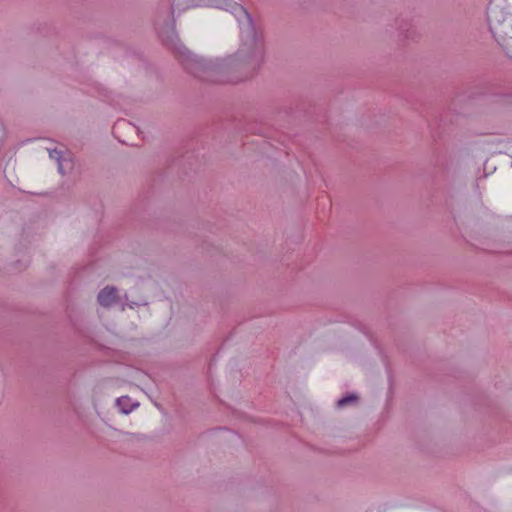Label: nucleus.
I'll return each mask as SVG.
<instances>
[{
	"mask_svg": "<svg viewBox=\"0 0 512 512\" xmlns=\"http://www.w3.org/2000/svg\"><path fill=\"white\" fill-rule=\"evenodd\" d=\"M192 5L218 8L233 14L239 25L241 46L235 54L225 58L204 59L177 44L175 49L190 73L212 82H236L239 79L231 77L230 73L247 65H259L263 59V47L252 17L243 6L230 0H193Z\"/></svg>",
	"mask_w": 512,
	"mask_h": 512,
	"instance_id": "obj_1",
	"label": "nucleus"
},
{
	"mask_svg": "<svg viewBox=\"0 0 512 512\" xmlns=\"http://www.w3.org/2000/svg\"><path fill=\"white\" fill-rule=\"evenodd\" d=\"M49 157L57 161L58 171L64 174L66 170L71 168V161L62 156V152L57 149H48Z\"/></svg>",
	"mask_w": 512,
	"mask_h": 512,
	"instance_id": "obj_4",
	"label": "nucleus"
},
{
	"mask_svg": "<svg viewBox=\"0 0 512 512\" xmlns=\"http://www.w3.org/2000/svg\"><path fill=\"white\" fill-rule=\"evenodd\" d=\"M133 305H134V303L130 304V305H129V306H130V308H133ZM135 305H137V304L135 303Z\"/></svg>",
	"mask_w": 512,
	"mask_h": 512,
	"instance_id": "obj_7",
	"label": "nucleus"
},
{
	"mask_svg": "<svg viewBox=\"0 0 512 512\" xmlns=\"http://www.w3.org/2000/svg\"><path fill=\"white\" fill-rule=\"evenodd\" d=\"M116 406L123 414H129L138 406V403L133 402L128 396H121L116 399Z\"/></svg>",
	"mask_w": 512,
	"mask_h": 512,
	"instance_id": "obj_5",
	"label": "nucleus"
},
{
	"mask_svg": "<svg viewBox=\"0 0 512 512\" xmlns=\"http://www.w3.org/2000/svg\"><path fill=\"white\" fill-rule=\"evenodd\" d=\"M118 300L117 290L114 287H105L98 294V302L103 307H110Z\"/></svg>",
	"mask_w": 512,
	"mask_h": 512,
	"instance_id": "obj_3",
	"label": "nucleus"
},
{
	"mask_svg": "<svg viewBox=\"0 0 512 512\" xmlns=\"http://www.w3.org/2000/svg\"><path fill=\"white\" fill-rule=\"evenodd\" d=\"M487 20L489 29L497 40L512 38V15L507 14L501 7L491 4L488 7Z\"/></svg>",
	"mask_w": 512,
	"mask_h": 512,
	"instance_id": "obj_2",
	"label": "nucleus"
},
{
	"mask_svg": "<svg viewBox=\"0 0 512 512\" xmlns=\"http://www.w3.org/2000/svg\"><path fill=\"white\" fill-rule=\"evenodd\" d=\"M358 400V397L357 395L355 394H349L347 396H344L342 398H340L338 401H337V406L338 407H344L346 405H349V404H352V403H356Z\"/></svg>",
	"mask_w": 512,
	"mask_h": 512,
	"instance_id": "obj_6",
	"label": "nucleus"
}]
</instances>
